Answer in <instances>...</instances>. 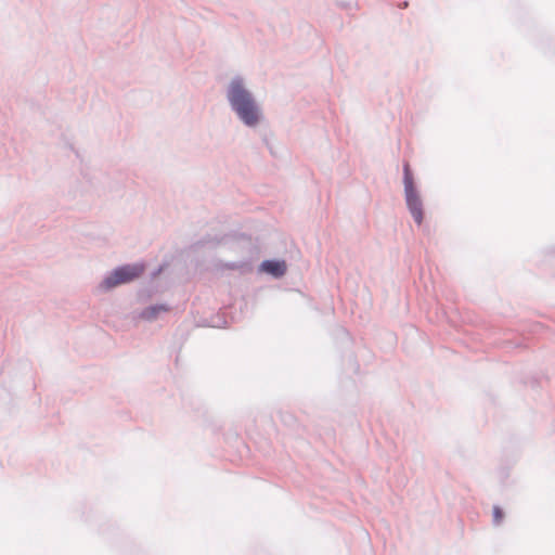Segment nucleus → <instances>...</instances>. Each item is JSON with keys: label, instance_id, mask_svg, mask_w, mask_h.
I'll use <instances>...</instances> for the list:
<instances>
[{"label": "nucleus", "instance_id": "nucleus-7", "mask_svg": "<svg viewBox=\"0 0 555 555\" xmlns=\"http://www.w3.org/2000/svg\"><path fill=\"white\" fill-rule=\"evenodd\" d=\"M493 517H494V521H495L496 524H499V522L502 520V518H503V513H502V511H501V508H500V507H494V508H493Z\"/></svg>", "mask_w": 555, "mask_h": 555}, {"label": "nucleus", "instance_id": "nucleus-4", "mask_svg": "<svg viewBox=\"0 0 555 555\" xmlns=\"http://www.w3.org/2000/svg\"><path fill=\"white\" fill-rule=\"evenodd\" d=\"M261 269L274 276H282L286 272V264L284 261L267 260L261 263Z\"/></svg>", "mask_w": 555, "mask_h": 555}, {"label": "nucleus", "instance_id": "nucleus-3", "mask_svg": "<svg viewBox=\"0 0 555 555\" xmlns=\"http://www.w3.org/2000/svg\"><path fill=\"white\" fill-rule=\"evenodd\" d=\"M405 198L413 219L416 223L421 224L423 222V205L420 196L417 193H412L405 195Z\"/></svg>", "mask_w": 555, "mask_h": 555}, {"label": "nucleus", "instance_id": "nucleus-6", "mask_svg": "<svg viewBox=\"0 0 555 555\" xmlns=\"http://www.w3.org/2000/svg\"><path fill=\"white\" fill-rule=\"evenodd\" d=\"M404 191L405 195L416 193L408 164L404 165Z\"/></svg>", "mask_w": 555, "mask_h": 555}, {"label": "nucleus", "instance_id": "nucleus-1", "mask_svg": "<svg viewBox=\"0 0 555 555\" xmlns=\"http://www.w3.org/2000/svg\"><path fill=\"white\" fill-rule=\"evenodd\" d=\"M228 99L233 109L246 125L254 126L259 121L258 107L241 80L236 79L231 82Z\"/></svg>", "mask_w": 555, "mask_h": 555}, {"label": "nucleus", "instance_id": "nucleus-5", "mask_svg": "<svg viewBox=\"0 0 555 555\" xmlns=\"http://www.w3.org/2000/svg\"><path fill=\"white\" fill-rule=\"evenodd\" d=\"M168 309L165 306H153L144 309L141 313V317L145 320H154L159 312H165Z\"/></svg>", "mask_w": 555, "mask_h": 555}, {"label": "nucleus", "instance_id": "nucleus-2", "mask_svg": "<svg viewBox=\"0 0 555 555\" xmlns=\"http://www.w3.org/2000/svg\"><path fill=\"white\" fill-rule=\"evenodd\" d=\"M143 272V264H128L120 267L103 281L102 286L105 289H109L117 285L129 283L139 278Z\"/></svg>", "mask_w": 555, "mask_h": 555}]
</instances>
